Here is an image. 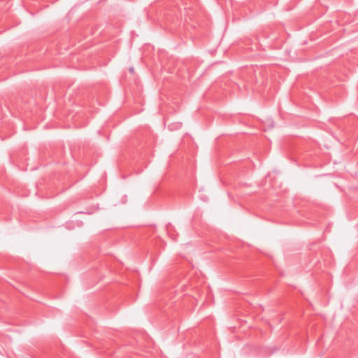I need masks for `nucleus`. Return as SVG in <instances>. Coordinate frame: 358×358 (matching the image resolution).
Wrapping results in <instances>:
<instances>
[{
    "label": "nucleus",
    "instance_id": "nucleus-1",
    "mask_svg": "<svg viewBox=\"0 0 358 358\" xmlns=\"http://www.w3.org/2000/svg\"><path fill=\"white\" fill-rule=\"evenodd\" d=\"M174 303H178V306H184L185 311H192L191 307L195 305L196 299L191 296H180Z\"/></svg>",
    "mask_w": 358,
    "mask_h": 358
},
{
    "label": "nucleus",
    "instance_id": "nucleus-2",
    "mask_svg": "<svg viewBox=\"0 0 358 358\" xmlns=\"http://www.w3.org/2000/svg\"><path fill=\"white\" fill-rule=\"evenodd\" d=\"M129 71L130 72H133L134 71V68L133 67L129 68Z\"/></svg>",
    "mask_w": 358,
    "mask_h": 358
}]
</instances>
